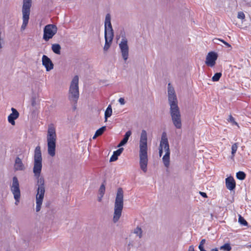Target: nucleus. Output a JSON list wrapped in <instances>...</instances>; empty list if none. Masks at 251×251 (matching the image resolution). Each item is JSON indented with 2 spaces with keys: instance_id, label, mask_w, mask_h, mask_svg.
<instances>
[{
  "instance_id": "obj_1",
  "label": "nucleus",
  "mask_w": 251,
  "mask_h": 251,
  "mask_svg": "<svg viewBox=\"0 0 251 251\" xmlns=\"http://www.w3.org/2000/svg\"><path fill=\"white\" fill-rule=\"evenodd\" d=\"M42 157L40 146H37L34 151L33 172L34 176L37 179V185L38 186L37 192L36 196V211L39 212L42 204L44 197L45 180L41 173L42 169Z\"/></svg>"
},
{
  "instance_id": "obj_2",
  "label": "nucleus",
  "mask_w": 251,
  "mask_h": 251,
  "mask_svg": "<svg viewBox=\"0 0 251 251\" xmlns=\"http://www.w3.org/2000/svg\"><path fill=\"white\" fill-rule=\"evenodd\" d=\"M168 100L170 106V114L173 123L175 126L180 129L181 127V114L177 105V100L174 88L171 83L168 86Z\"/></svg>"
},
{
  "instance_id": "obj_3",
  "label": "nucleus",
  "mask_w": 251,
  "mask_h": 251,
  "mask_svg": "<svg viewBox=\"0 0 251 251\" xmlns=\"http://www.w3.org/2000/svg\"><path fill=\"white\" fill-rule=\"evenodd\" d=\"M147 133L145 130H142L141 133L139 141V164L141 169L146 173L147 171L148 155H147Z\"/></svg>"
},
{
  "instance_id": "obj_4",
  "label": "nucleus",
  "mask_w": 251,
  "mask_h": 251,
  "mask_svg": "<svg viewBox=\"0 0 251 251\" xmlns=\"http://www.w3.org/2000/svg\"><path fill=\"white\" fill-rule=\"evenodd\" d=\"M56 141V126L54 124H50L47 130V142L48 153L51 157H54L55 155Z\"/></svg>"
},
{
  "instance_id": "obj_5",
  "label": "nucleus",
  "mask_w": 251,
  "mask_h": 251,
  "mask_svg": "<svg viewBox=\"0 0 251 251\" xmlns=\"http://www.w3.org/2000/svg\"><path fill=\"white\" fill-rule=\"evenodd\" d=\"M163 151L165 152V154L162 158L164 166L168 168L170 166V151L167 133L165 132H163L161 136L159 149L160 156H161Z\"/></svg>"
},
{
  "instance_id": "obj_6",
  "label": "nucleus",
  "mask_w": 251,
  "mask_h": 251,
  "mask_svg": "<svg viewBox=\"0 0 251 251\" xmlns=\"http://www.w3.org/2000/svg\"><path fill=\"white\" fill-rule=\"evenodd\" d=\"M124 205V192L122 188H119L117 190L114 204V212L113 221L117 223L120 218Z\"/></svg>"
},
{
  "instance_id": "obj_7",
  "label": "nucleus",
  "mask_w": 251,
  "mask_h": 251,
  "mask_svg": "<svg viewBox=\"0 0 251 251\" xmlns=\"http://www.w3.org/2000/svg\"><path fill=\"white\" fill-rule=\"evenodd\" d=\"M79 77L78 75H75L72 79L68 92V99L71 102L76 103L79 97Z\"/></svg>"
},
{
  "instance_id": "obj_8",
  "label": "nucleus",
  "mask_w": 251,
  "mask_h": 251,
  "mask_svg": "<svg viewBox=\"0 0 251 251\" xmlns=\"http://www.w3.org/2000/svg\"><path fill=\"white\" fill-rule=\"evenodd\" d=\"M31 3V0H23L22 7L23 24L21 26V29L23 30L26 28L28 23Z\"/></svg>"
},
{
  "instance_id": "obj_9",
  "label": "nucleus",
  "mask_w": 251,
  "mask_h": 251,
  "mask_svg": "<svg viewBox=\"0 0 251 251\" xmlns=\"http://www.w3.org/2000/svg\"><path fill=\"white\" fill-rule=\"evenodd\" d=\"M121 40L119 44V47L121 53L122 58L125 61H126L129 56V46L128 45V40L125 33L121 34Z\"/></svg>"
},
{
  "instance_id": "obj_10",
  "label": "nucleus",
  "mask_w": 251,
  "mask_h": 251,
  "mask_svg": "<svg viewBox=\"0 0 251 251\" xmlns=\"http://www.w3.org/2000/svg\"><path fill=\"white\" fill-rule=\"evenodd\" d=\"M10 190L15 200V204L17 205L20 201L21 191L19 181L16 176H14L12 178V182L10 185Z\"/></svg>"
},
{
  "instance_id": "obj_11",
  "label": "nucleus",
  "mask_w": 251,
  "mask_h": 251,
  "mask_svg": "<svg viewBox=\"0 0 251 251\" xmlns=\"http://www.w3.org/2000/svg\"><path fill=\"white\" fill-rule=\"evenodd\" d=\"M57 31V28L55 25L52 24L46 25L44 28L43 39L46 41H48L53 37Z\"/></svg>"
},
{
  "instance_id": "obj_12",
  "label": "nucleus",
  "mask_w": 251,
  "mask_h": 251,
  "mask_svg": "<svg viewBox=\"0 0 251 251\" xmlns=\"http://www.w3.org/2000/svg\"><path fill=\"white\" fill-rule=\"evenodd\" d=\"M105 35L114 36L113 29L111 24V16L110 14L106 15L104 23Z\"/></svg>"
},
{
  "instance_id": "obj_13",
  "label": "nucleus",
  "mask_w": 251,
  "mask_h": 251,
  "mask_svg": "<svg viewBox=\"0 0 251 251\" xmlns=\"http://www.w3.org/2000/svg\"><path fill=\"white\" fill-rule=\"evenodd\" d=\"M218 57V54L215 52H210L206 56L205 63L207 65L213 67L215 65L216 60Z\"/></svg>"
},
{
  "instance_id": "obj_14",
  "label": "nucleus",
  "mask_w": 251,
  "mask_h": 251,
  "mask_svg": "<svg viewBox=\"0 0 251 251\" xmlns=\"http://www.w3.org/2000/svg\"><path fill=\"white\" fill-rule=\"evenodd\" d=\"M42 65L47 72L53 69V64L50 59L46 55H43L42 58Z\"/></svg>"
},
{
  "instance_id": "obj_15",
  "label": "nucleus",
  "mask_w": 251,
  "mask_h": 251,
  "mask_svg": "<svg viewBox=\"0 0 251 251\" xmlns=\"http://www.w3.org/2000/svg\"><path fill=\"white\" fill-rule=\"evenodd\" d=\"M11 111L12 113H11L8 117V121L12 125L14 126L15 125V120L19 117V113L14 108H12Z\"/></svg>"
},
{
  "instance_id": "obj_16",
  "label": "nucleus",
  "mask_w": 251,
  "mask_h": 251,
  "mask_svg": "<svg viewBox=\"0 0 251 251\" xmlns=\"http://www.w3.org/2000/svg\"><path fill=\"white\" fill-rule=\"evenodd\" d=\"M226 185L227 189L230 191L235 189L236 183L233 177L229 176L226 179Z\"/></svg>"
},
{
  "instance_id": "obj_17",
  "label": "nucleus",
  "mask_w": 251,
  "mask_h": 251,
  "mask_svg": "<svg viewBox=\"0 0 251 251\" xmlns=\"http://www.w3.org/2000/svg\"><path fill=\"white\" fill-rule=\"evenodd\" d=\"M14 168L16 171H23L25 169L24 164L19 157L16 158Z\"/></svg>"
},
{
  "instance_id": "obj_18",
  "label": "nucleus",
  "mask_w": 251,
  "mask_h": 251,
  "mask_svg": "<svg viewBox=\"0 0 251 251\" xmlns=\"http://www.w3.org/2000/svg\"><path fill=\"white\" fill-rule=\"evenodd\" d=\"M105 44L103 47L104 51H107L110 48L112 41L113 38V36L105 35Z\"/></svg>"
},
{
  "instance_id": "obj_19",
  "label": "nucleus",
  "mask_w": 251,
  "mask_h": 251,
  "mask_svg": "<svg viewBox=\"0 0 251 251\" xmlns=\"http://www.w3.org/2000/svg\"><path fill=\"white\" fill-rule=\"evenodd\" d=\"M132 132L130 130L127 131L124 135V137L123 140L120 142L119 144L118 145V147H120L126 145L129 139V137L131 136Z\"/></svg>"
},
{
  "instance_id": "obj_20",
  "label": "nucleus",
  "mask_w": 251,
  "mask_h": 251,
  "mask_svg": "<svg viewBox=\"0 0 251 251\" xmlns=\"http://www.w3.org/2000/svg\"><path fill=\"white\" fill-rule=\"evenodd\" d=\"M61 49V46L58 44H54L51 46V50L52 51L57 54H60Z\"/></svg>"
},
{
  "instance_id": "obj_21",
  "label": "nucleus",
  "mask_w": 251,
  "mask_h": 251,
  "mask_svg": "<svg viewBox=\"0 0 251 251\" xmlns=\"http://www.w3.org/2000/svg\"><path fill=\"white\" fill-rule=\"evenodd\" d=\"M112 113V107L110 104H109L107 107L105 113H104V118H105V122L107 121V118L110 117Z\"/></svg>"
},
{
  "instance_id": "obj_22",
  "label": "nucleus",
  "mask_w": 251,
  "mask_h": 251,
  "mask_svg": "<svg viewBox=\"0 0 251 251\" xmlns=\"http://www.w3.org/2000/svg\"><path fill=\"white\" fill-rule=\"evenodd\" d=\"M106 130V126H103L101 127L99 129H98L96 132L94 136L93 137V139H95L97 137L100 136L102 134V133L104 132V131Z\"/></svg>"
},
{
  "instance_id": "obj_23",
  "label": "nucleus",
  "mask_w": 251,
  "mask_h": 251,
  "mask_svg": "<svg viewBox=\"0 0 251 251\" xmlns=\"http://www.w3.org/2000/svg\"><path fill=\"white\" fill-rule=\"evenodd\" d=\"M133 233L136 234L137 236H138L139 238L142 237L143 230L139 226H137L133 230Z\"/></svg>"
},
{
  "instance_id": "obj_24",
  "label": "nucleus",
  "mask_w": 251,
  "mask_h": 251,
  "mask_svg": "<svg viewBox=\"0 0 251 251\" xmlns=\"http://www.w3.org/2000/svg\"><path fill=\"white\" fill-rule=\"evenodd\" d=\"M236 177L239 180H244L246 177V174L242 171H239L236 173Z\"/></svg>"
},
{
  "instance_id": "obj_25",
  "label": "nucleus",
  "mask_w": 251,
  "mask_h": 251,
  "mask_svg": "<svg viewBox=\"0 0 251 251\" xmlns=\"http://www.w3.org/2000/svg\"><path fill=\"white\" fill-rule=\"evenodd\" d=\"M221 76H222L221 73H216L213 76L212 79L213 81H217L220 79Z\"/></svg>"
},
{
  "instance_id": "obj_26",
  "label": "nucleus",
  "mask_w": 251,
  "mask_h": 251,
  "mask_svg": "<svg viewBox=\"0 0 251 251\" xmlns=\"http://www.w3.org/2000/svg\"><path fill=\"white\" fill-rule=\"evenodd\" d=\"M238 148L237 143H235L233 144L231 147V154L233 157L234 156L235 153H236Z\"/></svg>"
},
{
  "instance_id": "obj_27",
  "label": "nucleus",
  "mask_w": 251,
  "mask_h": 251,
  "mask_svg": "<svg viewBox=\"0 0 251 251\" xmlns=\"http://www.w3.org/2000/svg\"><path fill=\"white\" fill-rule=\"evenodd\" d=\"M238 222L241 225L243 226H246L248 225L247 222L241 215H239V216Z\"/></svg>"
},
{
  "instance_id": "obj_28",
  "label": "nucleus",
  "mask_w": 251,
  "mask_h": 251,
  "mask_svg": "<svg viewBox=\"0 0 251 251\" xmlns=\"http://www.w3.org/2000/svg\"><path fill=\"white\" fill-rule=\"evenodd\" d=\"M220 249L224 250L226 251H230L231 249V248L229 244L226 243L221 247Z\"/></svg>"
},
{
  "instance_id": "obj_29",
  "label": "nucleus",
  "mask_w": 251,
  "mask_h": 251,
  "mask_svg": "<svg viewBox=\"0 0 251 251\" xmlns=\"http://www.w3.org/2000/svg\"><path fill=\"white\" fill-rule=\"evenodd\" d=\"M227 121L228 122L231 123L232 125H234L239 126L238 123L235 121L234 118L231 115L229 116V118Z\"/></svg>"
},
{
  "instance_id": "obj_30",
  "label": "nucleus",
  "mask_w": 251,
  "mask_h": 251,
  "mask_svg": "<svg viewBox=\"0 0 251 251\" xmlns=\"http://www.w3.org/2000/svg\"><path fill=\"white\" fill-rule=\"evenodd\" d=\"M105 185L103 184H102L101 185V186H100V188L99 189V194L101 195H104V194L105 193Z\"/></svg>"
},
{
  "instance_id": "obj_31",
  "label": "nucleus",
  "mask_w": 251,
  "mask_h": 251,
  "mask_svg": "<svg viewBox=\"0 0 251 251\" xmlns=\"http://www.w3.org/2000/svg\"><path fill=\"white\" fill-rule=\"evenodd\" d=\"M124 149L123 148H121L119 149L117 151H114L113 153L118 157V156H119L122 153Z\"/></svg>"
},
{
  "instance_id": "obj_32",
  "label": "nucleus",
  "mask_w": 251,
  "mask_h": 251,
  "mask_svg": "<svg viewBox=\"0 0 251 251\" xmlns=\"http://www.w3.org/2000/svg\"><path fill=\"white\" fill-rule=\"evenodd\" d=\"M245 17V14L243 12H239L237 15V18L240 19H244Z\"/></svg>"
},
{
  "instance_id": "obj_33",
  "label": "nucleus",
  "mask_w": 251,
  "mask_h": 251,
  "mask_svg": "<svg viewBox=\"0 0 251 251\" xmlns=\"http://www.w3.org/2000/svg\"><path fill=\"white\" fill-rule=\"evenodd\" d=\"M117 159H118V156L116 155H115V154H114L113 153V154L112 155V156L110 158V162L115 161L117 160Z\"/></svg>"
},
{
  "instance_id": "obj_34",
  "label": "nucleus",
  "mask_w": 251,
  "mask_h": 251,
  "mask_svg": "<svg viewBox=\"0 0 251 251\" xmlns=\"http://www.w3.org/2000/svg\"><path fill=\"white\" fill-rule=\"evenodd\" d=\"M118 101L121 105H124L125 104V100L123 98H120L119 99Z\"/></svg>"
},
{
  "instance_id": "obj_35",
  "label": "nucleus",
  "mask_w": 251,
  "mask_h": 251,
  "mask_svg": "<svg viewBox=\"0 0 251 251\" xmlns=\"http://www.w3.org/2000/svg\"><path fill=\"white\" fill-rule=\"evenodd\" d=\"M220 42L223 43L226 47H231V45L229 44H228L227 42L224 41V40L221 39V40H220Z\"/></svg>"
},
{
  "instance_id": "obj_36",
  "label": "nucleus",
  "mask_w": 251,
  "mask_h": 251,
  "mask_svg": "<svg viewBox=\"0 0 251 251\" xmlns=\"http://www.w3.org/2000/svg\"><path fill=\"white\" fill-rule=\"evenodd\" d=\"M220 40H221V39H219V38H214V39L213 40V43H215V44H219V41L220 42Z\"/></svg>"
},
{
  "instance_id": "obj_37",
  "label": "nucleus",
  "mask_w": 251,
  "mask_h": 251,
  "mask_svg": "<svg viewBox=\"0 0 251 251\" xmlns=\"http://www.w3.org/2000/svg\"><path fill=\"white\" fill-rule=\"evenodd\" d=\"M199 193L203 198H207V194L205 192H201L200 191L199 192Z\"/></svg>"
},
{
  "instance_id": "obj_38",
  "label": "nucleus",
  "mask_w": 251,
  "mask_h": 251,
  "mask_svg": "<svg viewBox=\"0 0 251 251\" xmlns=\"http://www.w3.org/2000/svg\"><path fill=\"white\" fill-rule=\"evenodd\" d=\"M199 249L200 250V251H206L203 247V245H199Z\"/></svg>"
},
{
  "instance_id": "obj_39",
  "label": "nucleus",
  "mask_w": 251,
  "mask_h": 251,
  "mask_svg": "<svg viewBox=\"0 0 251 251\" xmlns=\"http://www.w3.org/2000/svg\"><path fill=\"white\" fill-rule=\"evenodd\" d=\"M103 195H98V200L100 202L101 201H102V198L103 197Z\"/></svg>"
},
{
  "instance_id": "obj_40",
  "label": "nucleus",
  "mask_w": 251,
  "mask_h": 251,
  "mask_svg": "<svg viewBox=\"0 0 251 251\" xmlns=\"http://www.w3.org/2000/svg\"><path fill=\"white\" fill-rule=\"evenodd\" d=\"M188 251H195L194 246L193 245L189 246Z\"/></svg>"
},
{
  "instance_id": "obj_41",
  "label": "nucleus",
  "mask_w": 251,
  "mask_h": 251,
  "mask_svg": "<svg viewBox=\"0 0 251 251\" xmlns=\"http://www.w3.org/2000/svg\"><path fill=\"white\" fill-rule=\"evenodd\" d=\"M205 242H206V240L205 239H203L201 240L199 245L203 246L204 244L205 243Z\"/></svg>"
},
{
  "instance_id": "obj_42",
  "label": "nucleus",
  "mask_w": 251,
  "mask_h": 251,
  "mask_svg": "<svg viewBox=\"0 0 251 251\" xmlns=\"http://www.w3.org/2000/svg\"><path fill=\"white\" fill-rule=\"evenodd\" d=\"M211 251H218V250L217 248H215V249H211Z\"/></svg>"
}]
</instances>
